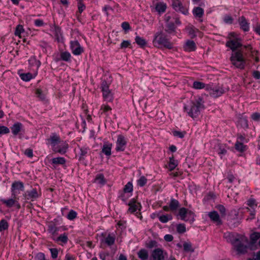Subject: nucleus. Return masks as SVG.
Segmentation results:
<instances>
[{
  "mask_svg": "<svg viewBox=\"0 0 260 260\" xmlns=\"http://www.w3.org/2000/svg\"><path fill=\"white\" fill-rule=\"evenodd\" d=\"M177 161L174 159L173 156L170 157L168 167L170 171L173 170L177 167Z\"/></svg>",
  "mask_w": 260,
  "mask_h": 260,
  "instance_id": "e433bc0d",
  "label": "nucleus"
},
{
  "mask_svg": "<svg viewBox=\"0 0 260 260\" xmlns=\"http://www.w3.org/2000/svg\"><path fill=\"white\" fill-rule=\"evenodd\" d=\"M9 225L8 222L5 220L2 219L0 221V232L6 230L8 228Z\"/></svg>",
  "mask_w": 260,
  "mask_h": 260,
  "instance_id": "09e8293b",
  "label": "nucleus"
},
{
  "mask_svg": "<svg viewBox=\"0 0 260 260\" xmlns=\"http://www.w3.org/2000/svg\"><path fill=\"white\" fill-rule=\"evenodd\" d=\"M77 212L73 210H71L70 211L67 217L68 219H69L70 220H73L77 217Z\"/></svg>",
  "mask_w": 260,
  "mask_h": 260,
  "instance_id": "3c124183",
  "label": "nucleus"
},
{
  "mask_svg": "<svg viewBox=\"0 0 260 260\" xmlns=\"http://www.w3.org/2000/svg\"><path fill=\"white\" fill-rule=\"evenodd\" d=\"M247 204L250 207L253 208L257 206L256 201L253 199H250L247 201Z\"/></svg>",
  "mask_w": 260,
  "mask_h": 260,
  "instance_id": "bf43d9fd",
  "label": "nucleus"
},
{
  "mask_svg": "<svg viewBox=\"0 0 260 260\" xmlns=\"http://www.w3.org/2000/svg\"><path fill=\"white\" fill-rule=\"evenodd\" d=\"M24 188V184L22 182L20 181H14L11 186L12 197L14 199L16 198L17 191H23Z\"/></svg>",
  "mask_w": 260,
  "mask_h": 260,
  "instance_id": "9b49d317",
  "label": "nucleus"
},
{
  "mask_svg": "<svg viewBox=\"0 0 260 260\" xmlns=\"http://www.w3.org/2000/svg\"><path fill=\"white\" fill-rule=\"evenodd\" d=\"M10 130L8 127L0 125V135L8 134Z\"/></svg>",
  "mask_w": 260,
  "mask_h": 260,
  "instance_id": "6e6d98bb",
  "label": "nucleus"
},
{
  "mask_svg": "<svg viewBox=\"0 0 260 260\" xmlns=\"http://www.w3.org/2000/svg\"><path fill=\"white\" fill-rule=\"evenodd\" d=\"M260 238V233L254 232L251 234L250 240L252 243H255L256 241Z\"/></svg>",
  "mask_w": 260,
  "mask_h": 260,
  "instance_id": "a18cd8bd",
  "label": "nucleus"
},
{
  "mask_svg": "<svg viewBox=\"0 0 260 260\" xmlns=\"http://www.w3.org/2000/svg\"><path fill=\"white\" fill-rule=\"evenodd\" d=\"M48 143L51 145L52 149L54 152L57 147V145L60 143V138L59 136L55 133L52 134L49 138L47 139Z\"/></svg>",
  "mask_w": 260,
  "mask_h": 260,
  "instance_id": "ddd939ff",
  "label": "nucleus"
},
{
  "mask_svg": "<svg viewBox=\"0 0 260 260\" xmlns=\"http://www.w3.org/2000/svg\"><path fill=\"white\" fill-rule=\"evenodd\" d=\"M138 256L141 260H147L149 257L148 252L145 249H140L137 253Z\"/></svg>",
  "mask_w": 260,
  "mask_h": 260,
  "instance_id": "cd10ccee",
  "label": "nucleus"
},
{
  "mask_svg": "<svg viewBox=\"0 0 260 260\" xmlns=\"http://www.w3.org/2000/svg\"><path fill=\"white\" fill-rule=\"evenodd\" d=\"M153 44L155 47L161 48L164 47L166 48L171 49L173 48V44L161 31L156 32L154 36Z\"/></svg>",
  "mask_w": 260,
  "mask_h": 260,
  "instance_id": "7ed1b4c3",
  "label": "nucleus"
},
{
  "mask_svg": "<svg viewBox=\"0 0 260 260\" xmlns=\"http://www.w3.org/2000/svg\"><path fill=\"white\" fill-rule=\"evenodd\" d=\"M126 48H132L131 42L128 40H124L120 44V49H125Z\"/></svg>",
  "mask_w": 260,
  "mask_h": 260,
  "instance_id": "864d4df0",
  "label": "nucleus"
},
{
  "mask_svg": "<svg viewBox=\"0 0 260 260\" xmlns=\"http://www.w3.org/2000/svg\"><path fill=\"white\" fill-rule=\"evenodd\" d=\"M51 164L54 165H63L66 162V159L63 157H54L51 159Z\"/></svg>",
  "mask_w": 260,
  "mask_h": 260,
  "instance_id": "c85d7f7f",
  "label": "nucleus"
},
{
  "mask_svg": "<svg viewBox=\"0 0 260 260\" xmlns=\"http://www.w3.org/2000/svg\"><path fill=\"white\" fill-rule=\"evenodd\" d=\"M121 27L125 31H127L131 29L129 24L127 22H123L121 23Z\"/></svg>",
  "mask_w": 260,
  "mask_h": 260,
  "instance_id": "680f3d73",
  "label": "nucleus"
},
{
  "mask_svg": "<svg viewBox=\"0 0 260 260\" xmlns=\"http://www.w3.org/2000/svg\"><path fill=\"white\" fill-rule=\"evenodd\" d=\"M251 118L255 121H260V113L258 112H255L251 114Z\"/></svg>",
  "mask_w": 260,
  "mask_h": 260,
  "instance_id": "13d9d810",
  "label": "nucleus"
},
{
  "mask_svg": "<svg viewBox=\"0 0 260 260\" xmlns=\"http://www.w3.org/2000/svg\"><path fill=\"white\" fill-rule=\"evenodd\" d=\"M172 6L177 12H180L184 15L188 13L186 6L183 5L181 1H173Z\"/></svg>",
  "mask_w": 260,
  "mask_h": 260,
  "instance_id": "4468645a",
  "label": "nucleus"
},
{
  "mask_svg": "<svg viewBox=\"0 0 260 260\" xmlns=\"http://www.w3.org/2000/svg\"><path fill=\"white\" fill-rule=\"evenodd\" d=\"M235 148L236 150L240 152H243L246 150V146L244 145L243 143L239 141H236Z\"/></svg>",
  "mask_w": 260,
  "mask_h": 260,
  "instance_id": "473e14b6",
  "label": "nucleus"
},
{
  "mask_svg": "<svg viewBox=\"0 0 260 260\" xmlns=\"http://www.w3.org/2000/svg\"><path fill=\"white\" fill-rule=\"evenodd\" d=\"M210 95L213 98H218L223 94L225 90L221 86H215L211 87L208 86L206 88Z\"/></svg>",
  "mask_w": 260,
  "mask_h": 260,
  "instance_id": "423d86ee",
  "label": "nucleus"
},
{
  "mask_svg": "<svg viewBox=\"0 0 260 260\" xmlns=\"http://www.w3.org/2000/svg\"><path fill=\"white\" fill-rule=\"evenodd\" d=\"M176 26L174 22H168L166 24L165 30L169 34H172L176 32Z\"/></svg>",
  "mask_w": 260,
  "mask_h": 260,
  "instance_id": "393cba45",
  "label": "nucleus"
},
{
  "mask_svg": "<svg viewBox=\"0 0 260 260\" xmlns=\"http://www.w3.org/2000/svg\"><path fill=\"white\" fill-rule=\"evenodd\" d=\"M204 103L203 98L198 96L185 104L184 110L189 116L194 119L200 115L201 111L204 109Z\"/></svg>",
  "mask_w": 260,
  "mask_h": 260,
  "instance_id": "f03ea898",
  "label": "nucleus"
},
{
  "mask_svg": "<svg viewBox=\"0 0 260 260\" xmlns=\"http://www.w3.org/2000/svg\"><path fill=\"white\" fill-rule=\"evenodd\" d=\"M1 202H2L3 204L6 205V206L8 207L11 208L13 207L15 203V200L14 199H9L8 200L5 199H0Z\"/></svg>",
  "mask_w": 260,
  "mask_h": 260,
  "instance_id": "f704fd0d",
  "label": "nucleus"
},
{
  "mask_svg": "<svg viewBox=\"0 0 260 260\" xmlns=\"http://www.w3.org/2000/svg\"><path fill=\"white\" fill-rule=\"evenodd\" d=\"M216 208L220 212L221 216L224 217L226 215L225 208L222 205H218L216 206Z\"/></svg>",
  "mask_w": 260,
  "mask_h": 260,
  "instance_id": "c03bdc74",
  "label": "nucleus"
},
{
  "mask_svg": "<svg viewBox=\"0 0 260 260\" xmlns=\"http://www.w3.org/2000/svg\"><path fill=\"white\" fill-rule=\"evenodd\" d=\"M177 231L179 234H183L186 232V227L184 224L180 223L177 225Z\"/></svg>",
  "mask_w": 260,
  "mask_h": 260,
  "instance_id": "49530a36",
  "label": "nucleus"
},
{
  "mask_svg": "<svg viewBox=\"0 0 260 260\" xmlns=\"http://www.w3.org/2000/svg\"><path fill=\"white\" fill-rule=\"evenodd\" d=\"M24 154L28 157L31 158L33 156V151L30 148H27L25 150Z\"/></svg>",
  "mask_w": 260,
  "mask_h": 260,
  "instance_id": "69168bd1",
  "label": "nucleus"
},
{
  "mask_svg": "<svg viewBox=\"0 0 260 260\" xmlns=\"http://www.w3.org/2000/svg\"><path fill=\"white\" fill-rule=\"evenodd\" d=\"M208 216L210 217V219L216 223L217 225L222 224V221L217 212L215 211L210 212L208 213Z\"/></svg>",
  "mask_w": 260,
  "mask_h": 260,
  "instance_id": "6ab92c4d",
  "label": "nucleus"
},
{
  "mask_svg": "<svg viewBox=\"0 0 260 260\" xmlns=\"http://www.w3.org/2000/svg\"><path fill=\"white\" fill-rule=\"evenodd\" d=\"M48 231L49 233L52 235H56L57 234V232L59 231V228L57 227L53 222L49 223L48 225Z\"/></svg>",
  "mask_w": 260,
  "mask_h": 260,
  "instance_id": "a878e982",
  "label": "nucleus"
},
{
  "mask_svg": "<svg viewBox=\"0 0 260 260\" xmlns=\"http://www.w3.org/2000/svg\"><path fill=\"white\" fill-rule=\"evenodd\" d=\"M178 216H180L182 220L189 221L190 223H193L195 220L196 215L194 213L184 207L179 209Z\"/></svg>",
  "mask_w": 260,
  "mask_h": 260,
  "instance_id": "20e7f679",
  "label": "nucleus"
},
{
  "mask_svg": "<svg viewBox=\"0 0 260 260\" xmlns=\"http://www.w3.org/2000/svg\"><path fill=\"white\" fill-rule=\"evenodd\" d=\"M196 45L193 41L188 40L183 46V49L185 51L191 52L196 49Z\"/></svg>",
  "mask_w": 260,
  "mask_h": 260,
  "instance_id": "aec40b11",
  "label": "nucleus"
},
{
  "mask_svg": "<svg viewBox=\"0 0 260 260\" xmlns=\"http://www.w3.org/2000/svg\"><path fill=\"white\" fill-rule=\"evenodd\" d=\"M112 147V144L108 142H104L102 151L106 156H110L111 154V149Z\"/></svg>",
  "mask_w": 260,
  "mask_h": 260,
  "instance_id": "5701e85b",
  "label": "nucleus"
},
{
  "mask_svg": "<svg viewBox=\"0 0 260 260\" xmlns=\"http://www.w3.org/2000/svg\"><path fill=\"white\" fill-rule=\"evenodd\" d=\"M185 132H181L180 131H175L173 132V135L174 136L178 137L180 138H183L184 137Z\"/></svg>",
  "mask_w": 260,
  "mask_h": 260,
  "instance_id": "052dcab7",
  "label": "nucleus"
},
{
  "mask_svg": "<svg viewBox=\"0 0 260 260\" xmlns=\"http://www.w3.org/2000/svg\"><path fill=\"white\" fill-rule=\"evenodd\" d=\"M133 191V185L132 182H128L123 188L124 193H130Z\"/></svg>",
  "mask_w": 260,
  "mask_h": 260,
  "instance_id": "a19ab883",
  "label": "nucleus"
},
{
  "mask_svg": "<svg viewBox=\"0 0 260 260\" xmlns=\"http://www.w3.org/2000/svg\"><path fill=\"white\" fill-rule=\"evenodd\" d=\"M239 23L241 28L244 31H248L249 30V23L244 16H241L239 18Z\"/></svg>",
  "mask_w": 260,
  "mask_h": 260,
  "instance_id": "4be33fe9",
  "label": "nucleus"
},
{
  "mask_svg": "<svg viewBox=\"0 0 260 260\" xmlns=\"http://www.w3.org/2000/svg\"><path fill=\"white\" fill-rule=\"evenodd\" d=\"M41 196L40 189L38 190L37 188H31L30 190H27L23 194L24 199L26 200L35 201Z\"/></svg>",
  "mask_w": 260,
  "mask_h": 260,
  "instance_id": "39448f33",
  "label": "nucleus"
},
{
  "mask_svg": "<svg viewBox=\"0 0 260 260\" xmlns=\"http://www.w3.org/2000/svg\"><path fill=\"white\" fill-rule=\"evenodd\" d=\"M57 242H61L62 243L66 244L68 241V234L67 233H63L58 236L56 239Z\"/></svg>",
  "mask_w": 260,
  "mask_h": 260,
  "instance_id": "ea45409f",
  "label": "nucleus"
},
{
  "mask_svg": "<svg viewBox=\"0 0 260 260\" xmlns=\"http://www.w3.org/2000/svg\"><path fill=\"white\" fill-rule=\"evenodd\" d=\"M101 110H102L104 113H107L111 111V108L108 105H103L101 107Z\"/></svg>",
  "mask_w": 260,
  "mask_h": 260,
  "instance_id": "338daca9",
  "label": "nucleus"
},
{
  "mask_svg": "<svg viewBox=\"0 0 260 260\" xmlns=\"http://www.w3.org/2000/svg\"><path fill=\"white\" fill-rule=\"evenodd\" d=\"M60 58L62 60L69 61L71 60V55L68 51H63L60 53Z\"/></svg>",
  "mask_w": 260,
  "mask_h": 260,
  "instance_id": "c9c22d12",
  "label": "nucleus"
},
{
  "mask_svg": "<svg viewBox=\"0 0 260 260\" xmlns=\"http://www.w3.org/2000/svg\"><path fill=\"white\" fill-rule=\"evenodd\" d=\"M147 182V179L144 176H142L137 181V184L140 187H143Z\"/></svg>",
  "mask_w": 260,
  "mask_h": 260,
  "instance_id": "37998d69",
  "label": "nucleus"
},
{
  "mask_svg": "<svg viewBox=\"0 0 260 260\" xmlns=\"http://www.w3.org/2000/svg\"><path fill=\"white\" fill-rule=\"evenodd\" d=\"M79 151L78 153V160L80 161H83L85 158L90 154V149L89 147L78 146Z\"/></svg>",
  "mask_w": 260,
  "mask_h": 260,
  "instance_id": "9d476101",
  "label": "nucleus"
},
{
  "mask_svg": "<svg viewBox=\"0 0 260 260\" xmlns=\"http://www.w3.org/2000/svg\"><path fill=\"white\" fill-rule=\"evenodd\" d=\"M28 62L29 64L31 66H36L37 70H38L41 64V61L37 60L36 57L35 56H31L28 60Z\"/></svg>",
  "mask_w": 260,
  "mask_h": 260,
  "instance_id": "7c9ffc66",
  "label": "nucleus"
},
{
  "mask_svg": "<svg viewBox=\"0 0 260 260\" xmlns=\"http://www.w3.org/2000/svg\"><path fill=\"white\" fill-rule=\"evenodd\" d=\"M94 181L102 185L105 184L106 182L105 177L103 174H98L95 177Z\"/></svg>",
  "mask_w": 260,
  "mask_h": 260,
  "instance_id": "72a5a7b5",
  "label": "nucleus"
},
{
  "mask_svg": "<svg viewBox=\"0 0 260 260\" xmlns=\"http://www.w3.org/2000/svg\"><path fill=\"white\" fill-rule=\"evenodd\" d=\"M135 42L141 47H144L146 44L145 40L140 36H136L135 38Z\"/></svg>",
  "mask_w": 260,
  "mask_h": 260,
  "instance_id": "58836bf2",
  "label": "nucleus"
},
{
  "mask_svg": "<svg viewBox=\"0 0 260 260\" xmlns=\"http://www.w3.org/2000/svg\"><path fill=\"white\" fill-rule=\"evenodd\" d=\"M168 256V253L161 248L154 249L151 253L153 260H164Z\"/></svg>",
  "mask_w": 260,
  "mask_h": 260,
  "instance_id": "6e6552de",
  "label": "nucleus"
},
{
  "mask_svg": "<svg viewBox=\"0 0 260 260\" xmlns=\"http://www.w3.org/2000/svg\"><path fill=\"white\" fill-rule=\"evenodd\" d=\"M21 79L24 81H29L32 79L34 77L32 74L30 73H22L20 75Z\"/></svg>",
  "mask_w": 260,
  "mask_h": 260,
  "instance_id": "4c0bfd02",
  "label": "nucleus"
},
{
  "mask_svg": "<svg viewBox=\"0 0 260 260\" xmlns=\"http://www.w3.org/2000/svg\"><path fill=\"white\" fill-rule=\"evenodd\" d=\"M128 206L129 208L127 210V212L130 213H138V211H140L141 208L140 203L137 202L135 199H131L128 204H126Z\"/></svg>",
  "mask_w": 260,
  "mask_h": 260,
  "instance_id": "1a4fd4ad",
  "label": "nucleus"
},
{
  "mask_svg": "<svg viewBox=\"0 0 260 260\" xmlns=\"http://www.w3.org/2000/svg\"><path fill=\"white\" fill-rule=\"evenodd\" d=\"M233 21V18L230 15H225L224 17V22L226 23L232 24Z\"/></svg>",
  "mask_w": 260,
  "mask_h": 260,
  "instance_id": "e2e57ef3",
  "label": "nucleus"
},
{
  "mask_svg": "<svg viewBox=\"0 0 260 260\" xmlns=\"http://www.w3.org/2000/svg\"><path fill=\"white\" fill-rule=\"evenodd\" d=\"M205 87V84L201 82L194 81L193 83V87L194 89H200L204 88Z\"/></svg>",
  "mask_w": 260,
  "mask_h": 260,
  "instance_id": "8fccbe9b",
  "label": "nucleus"
},
{
  "mask_svg": "<svg viewBox=\"0 0 260 260\" xmlns=\"http://www.w3.org/2000/svg\"><path fill=\"white\" fill-rule=\"evenodd\" d=\"M225 45L233 52L230 57L232 63L237 68L244 69L246 60L244 57L243 51L239 49L242 46L241 39L238 38L230 39L226 42Z\"/></svg>",
  "mask_w": 260,
  "mask_h": 260,
  "instance_id": "f257e3e1",
  "label": "nucleus"
},
{
  "mask_svg": "<svg viewBox=\"0 0 260 260\" xmlns=\"http://www.w3.org/2000/svg\"><path fill=\"white\" fill-rule=\"evenodd\" d=\"M56 149L54 150V152H57L61 154H65L69 148V145L66 141H61L60 140V143L58 144Z\"/></svg>",
  "mask_w": 260,
  "mask_h": 260,
  "instance_id": "2eb2a0df",
  "label": "nucleus"
},
{
  "mask_svg": "<svg viewBox=\"0 0 260 260\" xmlns=\"http://www.w3.org/2000/svg\"><path fill=\"white\" fill-rule=\"evenodd\" d=\"M36 258L38 260H47L45 257V254L42 252L38 253L36 256Z\"/></svg>",
  "mask_w": 260,
  "mask_h": 260,
  "instance_id": "774afa93",
  "label": "nucleus"
},
{
  "mask_svg": "<svg viewBox=\"0 0 260 260\" xmlns=\"http://www.w3.org/2000/svg\"><path fill=\"white\" fill-rule=\"evenodd\" d=\"M183 249L185 252H193L194 249L192 248L191 244L189 242H185L183 245Z\"/></svg>",
  "mask_w": 260,
  "mask_h": 260,
  "instance_id": "79ce46f5",
  "label": "nucleus"
},
{
  "mask_svg": "<svg viewBox=\"0 0 260 260\" xmlns=\"http://www.w3.org/2000/svg\"><path fill=\"white\" fill-rule=\"evenodd\" d=\"M24 31L23 27L22 25H18L15 29V35L20 37V35Z\"/></svg>",
  "mask_w": 260,
  "mask_h": 260,
  "instance_id": "de8ad7c7",
  "label": "nucleus"
},
{
  "mask_svg": "<svg viewBox=\"0 0 260 260\" xmlns=\"http://www.w3.org/2000/svg\"><path fill=\"white\" fill-rule=\"evenodd\" d=\"M109 85L110 83H108L106 81H103L101 86L102 91L104 92L106 90H109Z\"/></svg>",
  "mask_w": 260,
  "mask_h": 260,
  "instance_id": "603ef678",
  "label": "nucleus"
},
{
  "mask_svg": "<svg viewBox=\"0 0 260 260\" xmlns=\"http://www.w3.org/2000/svg\"><path fill=\"white\" fill-rule=\"evenodd\" d=\"M151 8L152 10L155 9V11L157 12L159 14L164 13L167 8V5L163 2H157L156 4H154L153 6H151Z\"/></svg>",
  "mask_w": 260,
  "mask_h": 260,
  "instance_id": "a211bd4d",
  "label": "nucleus"
},
{
  "mask_svg": "<svg viewBox=\"0 0 260 260\" xmlns=\"http://www.w3.org/2000/svg\"><path fill=\"white\" fill-rule=\"evenodd\" d=\"M236 242H238V244L235 245L236 250L238 253L240 254L245 253L247 252V246L242 243L238 238L235 239L234 243Z\"/></svg>",
  "mask_w": 260,
  "mask_h": 260,
  "instance_id": "f3484780",
  "label": "nucleus"
},
{
  "mask_svg": "<svg viewBox=\"0 0 260 260\" xmlns=\"http://www.w3.org/2000/svg\"><path fill=\"white\" fill-rule=\"evenodd\" d=\"M192 13L195 17L201 18L204 15V11L202 8L197 7L193 8Z\"/></svg>",
  "mask_w": 260,
  "mask_h": 260,
  "instance_id": "bb28decb",
  "label": "nucleus"
},
{
  "mask_svg": "<svg viewBox=\"0 0 260 260\" xmlns=\"http://www.w3.org/2000/svg\"><path fill=\"white\" fill-rule=\"evenodd\" d=\"M12 134L14 136H16L22 131L23 128V125L20 122L15 123L11 127Z\"/></svg>",
  "mask_w": 260,
  "mask_h": 260,
  "instance_id": "412c9836",
  "label": "nucleus"
},
{
  "mask_svg": "<svg viewBox=\"0 0 260 260\" xmlns=\"http://www.w3.org/2000/svg\"><path fill=\"white\" fill-rule=\"evenodd\" d=\"M70 47L72 53L75 55H80L84 51L83 47L77 40L71 41Z\"/></svg>",
  "mask_w": 260,
  "mask_h": 260,
  "instance_id": "f8f14e48",
  "label": "nucleus"
},
{
  "mask_svg": "<svg viewBox=\"0 0 260 260\" xmlns=\"http://www.w3.org/2000/svg\"><path fill=\"white\" fill-rule=\"evenodd\" d=\"M36 94L38 98H39L41 100L43 101L45 100L46 96L45 94H44L40 89H37L36 91Z\"/></svg>",
  "mask_w": 260,
  "mask_h": 260,
  "instance_id": "5fc2aeb1",
  "label": "nucleus"
},
{
  "mask_svg": "<svg viewBox=\"0 0 260 260\" xmlns=\"http://www.w3.org/2000/svg\"><path fill=\"white\" fill-rule=\"evenodd\" d=\"M170 209H171V211L174 212L176 211L178 207L180 206V203L179 201L175 199L172 198L170 200V203H169Z\"/></svg>",
  "mask_w": 260,
  "mask_h": 260,
  "instance_id": "b1692460",
  "label": "nucleus"
},
{
  "mask_svg": "<svg viewBox=\"0 0 260 260\" xmlns=\"http://www.w3.org/2000/svg\"><path fill=\"white\" fill-rule=\"evenodd\" d=\"M103 96L105 101L107 102H112L113 100V95L110 90L102 92Z\"/></svg>",
  "mask_w": 260,
  "mask_h": 260,
  "instance_id": "c756f323",
  "label": "nucleus"
},
{
  "mask_svg": "<svg viewBox=\"0 0 260 260\" xmlns=\"http://www.w3.org/2000/svg\"><path fill=\"white\" fill-rule=\"evenodd\" d=\"M127 142L125 137L122 135H119L117 136V139L116 142V151H124L126 148Z\"/></svg>",
  "mask_w": 260,
  "mask_h": 260,
  "instance_id": "0eeeda50",
  "label": "nucleus"
},
{
  "mask_svg": "<svg viewBox=\"0 0 260 260\" xmlns=\"http://www.w3.org/2000/svg\"><path fill=\"white\" fill-rule=\"evenodd\" d=\"M78 12L79 13H81L85 9V6L81 1H79L78 4Z\"/></svg>",
  "mask_w": 260,
  "mask_h": 260,
  "instance_id": "0e129e2a",
  "label": "nucleus"
},
{
  "mask_svg": "<svg viewBox=\"0 0 260 260\" xmlns=\"http://www.w3.org/2000/svg\"><path fill=\"white\" fill-rule=\"evenodd\" d=\"M115 235L112 234H109L107 236L105 237L101 240L102 243H105L108 246H111L115 243Z\"/></svg>",
  "mask_w": 260,
  "mask_h": 260,
  "instance_id": "dca6fc26",
  "label": "nucleus"
},
{
  "mask_svg": "<svg viewBox=\"0 0 260 260\" xmlns=\"http://www.w3.org/2000/svg\"><path fill=\"white\" fill-rule=\"evenodd\" d=\"M50 251L51 254V257L53 259L57 257L58 251L56 248H50Z\"/></svg>",
  "mask_w": 260,
  "mask_h": 260,
  "instance_id": "4d7b16f0",
  "label": "nucleus"
},
{
  "mask_svg": "<svg viewBox=\"0 0 260 260\" xmlns=\"http://www.w3.org/2000/svg\"><path fill=\"white\" fill-rule=\"evenodd\" d=\"M159 220L162 223H167L169 220L173 219V216L171 214L161 215L158 216Z\"/></svg>",
  "mask_w": 260,
  "mask_h": 260,
  "instance_id": "2f4dec72",
  "label": "nucleus"
}]
</instances>
